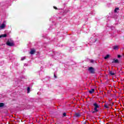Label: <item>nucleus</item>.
Segmentation results:
<instances>
[{"label": "nucleus", "instance_id": "1", "mask_svg": "<svg viewBox=\"0 0 124 124\" xmlns=\"http://www.w3.org/2000/svg\"><path fill=\"white\" fill-rule=\"evenodd\" d=\"M93 106H94V110L92 111V114H95L99 111L98 108H99V105L97 103H94L93 104Z\"/></svg>", "mask_w": 124, "mask_h": 124}, {"label": "nucleus", "instance_id": "2", "mask_svg": "<svg viewBox=\"0 0 124 124\" xmlns=\"http://www.w3.org/2000/svg\"><path fill=\"white\" fill-rule=\"evenodd\" d=\"M88 71H89L91 74H94L95 73V69L93 67H89Z\"/></svg>", "mask_w": 124, "mask_h": 124}, {"label": "nucleus", "instance_id": "3", "mask_svg": "<svg viewBox=\"0 0 124 124\" xmlns=\"http://www.w3.org/2000/svg\"><path fill=\"white\" fill-rule=\"evenodd\" d=\"M6 44L8 46H9L10 47H12L13 46H15V44H14V43L10 42V41H7Z\"/></svg>", "mask_w": 124, "mask_h": 124}, {"label": "nucleus", "instance_id": "4", "mask_svg": "<svg viewBox=\"0 0 124 124\" xmlns=\"http://www.w3.org/2000/svg\"><path fill=\"white\" fill-rule=\"evenodd\" d=\"M36 50L35 49L33 48L31 49V51L30 52V54L31 55H34V53H35Z\"/></svg>", "mask_w": 124, "mask_h": 124}, {"label": "nucleus", "instance_id": "5", "mask_svg": "<svg viewBox=\"0 0 124 124\" xmlns=\"http://www.w3.org/2000/svg\"><path fill=\"white\" fill-rule=\"evenodd\" d=\"M113 50H119V46H112Z\"/></svg>", "mask_w": 124, "mask_h": 124}, {"label": "nucleus", "instance_id": "6", "mask_svg": "<svg viewBox=\"0 0 124 124\" xmlns=\"http://www.w3.org/2000/svg\"><path fill=\"white\" fill-rule=\"evenodd\" d=\"M112 63H119V60L118 59H113L112 61Z\"/></svg>", "mask_w": 124, "mask_h": 124}, {"label": "nucleus", "instance_id": "7", "mask_svg": "<svg viewBox=\"0 0 124 124\" xmlns=\"http://www.w3.org/2000/svg\"><path fill=\"white\" fill-rule=\"evenodd\" d=\"M89 93H94V89H91L90 91H89Z\"/></svg>", "mask_w": 124, "mask_h": 124}, {"label": "nucleus", "instance_id": "8", "mask_svg": "<svg viewBox=\"0 0 124 124\" xmlns=\"http://www.w3.org/2000/svg\"><path fill=\"white\" fill-rule=\"evenodd\" d=\"M75 117H77V118H79V117H81V114L79 113H76L75 114Z\"/></svg>", "mask_w": 124, "mask_h": 124}, {"label": "nucleus", "instance_id": "9", "mask_svg": "<svg viewBox=\"0 0 124 124\" xmlns=\"http://www.w3.org/2000/svg\"><path fill=\"white\" fill-rule=\"evenodd\" d=\"M109 57H110V55L108 54V55H107L104 57V59H105V60H107V59H109Z\"/></svg>", "mask_w": 124, "mask_h": 124}, {"label": "nucleus", "instance_id": "10", "mask_svg": "<svg viewBox=\"0 0 124 124\" xmlns=\"http://www.w3.org/2000/svg\"><path fill=\"white\" fill-rule=\"evenodd\" d=\"M118 10H119V8L117 7V8H115V10H114V12L115 13H117V12H118Z\"/></svg>", "mask_w": 124, "mask_h": 124}, {"label": "nucleus", "instance_id": "11", "mask_svg": "<svg viewBox=\"0 0 124 124\" xmlns=\"http://www.w3.org/2000/svg\"><path fill=\"white\" fill-rule=\"evenodd\" d=\"M30 92H31V88H27V93H30Z\"/></svg>", "mask_w": 124, "mask_h": 124}, {"label": "nucleus", "instance_id": "12", "mask_svg": "<svg viewBox=\"0 0 124 124\" xmlns=\"http://www.w3.org/2000/svg\"><path fill=\"white\" fill-rule=\"evenodd\" d=\"M4 106V103H0V108L1 107H3Z\"/></svg>", "mask_w": 124, "mask_h": 124}, {"label": "nucleus", "instance_id": "13", "mask_svg": "<svg viewBox=\"0 0 124 124\" xmlns=\"http://www.w3.org/2000/svg\"><path fill=\"white\" fill-rule=\"evenodd\" d=\"M109 74L110 75L114 76V75H115V73L110 71H109Z\"/></svg>", "mask_w": 124, "mask_h": 124}, {"label": "nucleus", "instance_id": "14", "mask_svg": "<svg viewBox=\"0 0 124 124\" xmlns=\"http://www.w3.org/2000/svg\"><path fill=\"white\" fill-rule=\"evenodd\" d=\"M104 107L105 108H107V109H108L109 108V106H108L107 105V104H105V105H104Z\"/></svg>", "mask_w": 124, "mask_h": 124}, {"label": "nucleus", "instance_id": "15", "mask_svg": "<svg viewBox=\"0 0 124 124\" xmlns=\"http://www.w3.org/2000/svg\"><path fill=\"white\" fill-rule=\"evenodd\" d=\"M2 35V37H6L7 36V34H4Z\"/></svg>", "mask_w": 124, "mask_h": 124}, {"label": "nucleus", "instance_id": "16", "mask_svg": "<svg viewBox=\"0 0 124 124\" xmlns=\"http://www.w3.org/2000/svg\"><path fill=\"white\" fill-rule=\"evenodd\" d=\"M66 113L64 112L63 113V117H66Z\"/></svg>", "mask_w": 124, "mask_h": 124}, {"label": "nucleus", "instance_id": "17", "mask_svg": "<svg viewBox=\"0 0 124 124\" xmlns=\"http://www.w3.org/2000/svg\"><path fill=\"white\" fill-rule=\"evenodd\" d=\"M25 60V57H22L21 58V61H24Z\"/></svg>", "mask_w": 124, "mask_h": 124}, {"label": "nucleus", "instance_id": "18", "mask_svg": "<svg viewBox=\"0 0 124 124\" xmlns=\"http://www.w3.org/2000/svg\"><path fill=\"white\" fill-rule=\"evenodd\" d=\"M53 8H54V9H56V10L58 9V8H57V7L56 6H54Z\"/></svg>", "mask_w": 124, "mask_h": 124}, {"label": "nucleus", "instance_id": "19", "mask_svg": "<svg viewBox=\"0 0 124 124\" xmlns=\"http://www.w3.org/2000/svg\"><path fill=\"white\" fill-rule=\"evenodd\" d=\"M118 58H122V56H121V55H118Z\"/></svg>", "mask_w": 124, "mask_h": 124}, {"label": "nucleus", "instance_id": "20", "mask_svg": "<svg viewBox=\"0 0 124 124\" xmlns=\"http://www.w3.org/2000/svg\"><path fill=\"white\" fill-rule=\"evenodd\" d=\"M1 37H3L2 35H0V38H1Z\"/></svg>", "mask_w": 124, "mask_h": 124}, {"label": "nucleus", "instance_id": "21", "mask_svg": "<svg viewBox=\"0 0 124 124\" xmlns=\"http://www.w3.org/2000/svg\"><path fill=\"white\" fill-rule=\"evenodd\" d=\"M54 77H55V78H57V76H56V75H55V74H54Z\"/></svg>", "mask_w": 124, "mask_h": 124}, {"label": "nucleus", "instance_id": "22", "mask_svg": "<svg viewBox=\"0 0 124 124\" xmlns=\"http://www.w3.org/2000/svg\"><path fill=\"white\" fill-rule=\"evenodd\" d=\"M114 105V103H112V105Z\"/></svg>", "mask_w": 124, "mask_h": 124}, {"label": "nucleus", "instance_id": "23", "mask_svg": "<svg viewBox=\"0 0 124 124\" xmlns=\"http://www.w3.org/2000/svg\"><path fill=\"white\" fill-rule=\"evenodd\" d=\"M93 62V61H91V62Z\"/></svg>", "mask_w": 124, "mask_h": 124}, {"label": "nucleus", "instance_id": "24", "mask_svg": "<svg viewBox=\"0 0 124 124\" xmlns=\"http://www.w3.org/2000/svg\"><path fill=\"white\" fill-rule=\"evenodd\" d=\"M84 124H86V122L84 123Z\"/></svg>", "mask_w": 124, "mask_h": 124}]
</instances>
